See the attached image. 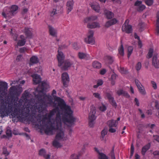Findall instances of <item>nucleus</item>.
Segmentation results:
<instances>
[{
    "mask_svg": "<svg viewBox=\"0 0 159 159\" xmlns=\"http://www.w3.org/2000/svg\"><path fill=\"white\" fill-rule=\"evenodd\" d=\"M30 93L25 91L23 95V99L18 101V98L16 97L13 101L14 111L11 114L12 116H20L21 114L20 108L24 102L23 107H25L21 111L22 116L23 118L28 117L29 120L35 123L36 122V113H40L44 111L48 105L53 104L56 108L51 111L47 116L43 118L39 124L41 126L45 128V133L47 135L51 134L52 131L54 129H60L61 121L67 126L71 127L74 125L76 119L72 115V111L70 107L67 106L64 101L60 98L56 97L54 102L51 97L45 95L43 99L38 98V101L34 105L28 99Z\"/></svg>",
    "mask_w": 159,
    "mask_h": 159,
    "instance_id": "nucleus-1",
    "label": "nucleus"
},
{
    "mask_svg": "<svg viewBox=\"0 0 159 159\" xmlns=\"http://www.w3.org/2000/svg\"><path fill=\"white\" fill-rule=\"evenodd\" d=\"M58 55L57 59L58 60V66H61L64 63L63 66L61 67L62 70H68L70 67L74 64V61L70 59L66 60L64 62L65 57L63 53L61 51H58Z\"/></svg>",
    "mask_w": 159,
    "mask_h": 159,
    "instance_id": "nucleus-2",
    "label": "nucleus"
},
{
    "mask_svg": "<svg viewBox=\"0 0 159 159\" xmlns=\"http://www.w3.org/2000/svg\"><path fill=\"white\" fill-rule=\"evenodd\" d=\"M12 105L8 104L7 106V103L3 100L0 102V116L3 117L7 116L12 111Z\"/></svg>",
    "mask_w": 159,
    "mask_h": 159,
    "instance_id": "nucleus-3",
    "label": "nucleus"
},
{
    "mask_svg": "<svg viewBox=\"0 0 159 159\" xmlns=\"http://www.w3.org/2000/svg\"><path fill=\"white\" fill-rule=\"evenodd\" d=\"M48 87V85L46 82H42L41 85L39 84L38 87L35 89V91L34 92L35 96L43 99V97L45 95L52 97L51 96L46 95L43 93L44 90L46 89ZM51 99H52V98Z\"/></svg>",
    "mask_w": 159,
    "mask_h": 159,
    "instance_id": "nucleus-4",
    "label": "nucleus"
},
{
    "mask_svg": "<svg viewBox=\"0 0 159 159\" xmlns=\"http://www.w3.org/2000/svg\"><path fill=\"white\" fill-rule=\"evenodd\" d=\"M18 9V7L17 6L12 5L6 11H3L2 13V15L6 18L7 17H10L16 14Z\"/></svg>",
    "mask_w": 159,
    "mask_h": 159,
    "instance_id": "nucleus-5",
    "label": "nucleus"
},
{
    "mask_svg": "<svg viewBox=\"0 0 159 159\" xmlns=\"http://www.w3.org/2000/svg\"><path fill=\"white\" fill-rule=\"evenodd\" d=\"M96 113V109L93 105L90 107V111L89 114V125L91 127H93L95 124V120L96 118L95 116Z\"/></svg>",
    "mask_w": 159,
    "mask_h": 159,
    "instance_id": "nucleus-6",
    "label": "nucleus"
},
{
    "mask_svg": "<svg viewBox=\"0 0 159 159\" xmlns=\"http://www.w3.org/2000/svg\"><path fill=\"white\" fill-rule=\"evenodd\" d=\"M19 88L18 86H12L9 89V94L13 100L15 96H19L21 92H19L18 90Z\"/></svg>",
    "mask_w": 159,
    "mask_h": 159,
    "instance_id": "nucleus-7",
    "label": "nucleus"
},
{
    "mask_svg": "<svg viewBox=\"0 0 159 159\" xmlns=\"http://www.w3.org/2000/svg\"><path fill=\"white\" fill-rule=\"evenodd\" d=\"M88 34L87 37L84 39L85 42L91 45L94 44L95 43V40L93 37L94 34L93 31L91 30H89Z\"/></svg>",
    "mask_w": 159,
    "mask_h": 159,
    "instance_id": "nucleus-8",
    "label": "nucleus"
},
{
    "mask_svg": "<svg viewBox=\"0 0 159 159\" xmlns=\"http://www.w3.org/2000/svg\"><path fill=\"white\" fill-rule=\"evenodd\" d=\"M113 93L112 92L110 91L106 93V96L107 99L109 100L110 103L113 106L116 108L117 105L114 100V98L113 97Z\"/></svg>",
    "mask_w": 159,
    "mask_h": 159,
    "instance_id": "nucleus-9",
    "label": "nucleus"
},
{
    "mask_svg": "<svg viewBox=\"0 0 159 159\" xmlns=\"http://www.w3.org/2000/svg\"><path fill=\"white\" fill-rule=\"evenodd\" d=\"M7 88V84L5 82L0 81V98H2Z\"/></svg>",
    "mask_w": 159,
    "mask_h": 159,
    "instance_id": "nucleus-10",
    "label": "nucleus"
},
{
    "mask_svg": "<svg viewBox=\"0 0 159 159\" xmlns=\"http://www.w3.org/2000/svg\"><path fill=\"white\" fill-rule=\"evenodd\" d=\"M61 78L64 86L66 88L67 87L70 81L68 74L66 72L63 73L61 75Z\"/></svg>",
    "mask_w": 159,
    "mask_h": 159,
    "instance_id": "nucleus-11",
    "label": "nucleus"
},
{
    "mask_svg": "<svg viewBox=\"0 0 159 159\" xmlns=\"http://www.w3.org/2000/svg\"><path fill=\"white\" fill-rule=\"evenodd\" d=\"M142 3V1H137L134 4L135 6L136 7V10L139 12L142 11L145 8V6Z\"/></svg>",
    "mask_w": 159,
    "mask_h": 159,
    "instance_id": "nucleus-12",
    "label": "nucleus"
},
{
    "mask_svg": "<svg viewBox=\"0 0 159 159\" xmlns=\"http://www.w3.org/2000/svg\"><path fill=\"white\" fill-rule=\"evenodd\" d=\"M62 7L60 6H57L56 8H53L52 11L51 12L50 15L53 16L58 14L61 13L62 12Z\"/></svg>",
    "mask_w": 159,
    "mask_h": 159,
    "instance_id": "nucleus-13",
    "label": "nucleus"
},
{
    "mask_svg": "<svg viewBox=\"0 0 159 159\" xmlns=\"http://www.w3.org/2000/svg\"><path fill=\"white\" fill-rule=\"evenodd\" d=\"M74 2L73 0L68 1L66 4L67 14H68L73 9Z\"/></svg>",
    "mask_w": 159,
    "mask_h": 159,
    "instance_id": "nucleus-14",
    "label": "nucleus"
},
{
    "mask_svg": "<svg viewBox=\"0 0 159 159\" xmlns=\"http://www.w3.org/2000/svg\"><path fill=\"white\" fill-rule=\"evenodd\" d=\"M24 33L26 36V38L30 39L33 36V30L31 28H25L24 29Z\"/></svg>",
    "mask_w": 159,
    "mask_h": 159,
    "instance_id": "nucleus-15",
    "label": "nucleus"
},
{
    "mask_svg": "<svg viewBox=\"0 0 159 159\" xmlns=\"http://www.w3.org/2000/svg\"><path fill=\"white\" fill-rule=\"evenodd\" d=\"M122 30L123 31H125L127 33H131L132 32V26L130 25H123Z\"/></svg>",
    "mask_w": 159,
    "mask_h": 159,
    "instance_id": "nucleus-16",
    "label": "nucleus"
},
{
    "mask_svg": "<svg viewBox=\"0 0 159 159\" xmlns=\"http://www.w3.org/2000/svg\"><path fill=\"white\" fill-rule=\"evenodd\" d=\"M87 27L90 29H94L97 28H99L100 27V25L99 23L97 22H89L88 24Z\"/></svg>",
    "mask_w": 159,
    "mask_h": 159,
    "instance_id": "nucleus-17",
    "label": "nucleus"
},
{
    "mask_svg": "<svg viewBox=\"0 0 159 159\" xmlns=\"http://www.w3.org/2000/svg\"><path fill=\"white\" fill-rule=\"evenodd\" d=\"M152 65L156 68H159V60L158 59L157 56L154 55L152 59Z\"/></svg>",
    "mask_w": 159,
    "mask_h": 159,
    "instance_id": "nucleus-18",
    "label": "nucleus"
},
{
    "mask_svg": "<svg viewBox=\"0 0 159 159\" xmlns=\"http://www.w3.org/2000/svg\"><path fill=\"white\" fill-rule=\"evenodd\" d=\"M39 155L43 156L45 159H50V155H46V152L45 149H42L39 150Z\"/></svg>",
    "mask_w": 159,
    "mask_h": 159,
    "instance_id": "nucleus-19",
    "label": "nucleus"
},
{
    "mask_svg": "<svg viewBox=\"0 0 159 159\" xmlns=\"http://www.w3.org/2000/svg\"><path fill=\"white\" fill-rule=\"evenodd\" d=\"M117 22V21L116 19L114 18L107 21L104 25V27L106 28H108L111 26L116 24Z\"/></svg>",
    "mask_w": 159,
    "mask_h": 159,
    "instance_id": "nucleus-20",
    "label": "nucleus"
},
{
    "mask_svg": "<svg viewBox=\"0 0 159 159\" xmlns=\"http://www.w3.org/2000/svg\"><path fill=\"white\" fill-rule=\"evenodd\" d=\"M48 28L50 34L53 37L57 36V30L52 26L49 25Z\"/></svg>",
    "mask_w": 159,
    "mask_h": 159,
    "instance_id": "nucleus-21",
    "label": "nucleus"
},
{
    "mask_svg": "<svg viewBox=\"0 0 159 159\" xmlns=\"http://www.w3.org/2000/svg\"><path fill=\"white\" fill-rule=\"evenodd\" d=\"M33 78V81L35 84H37L41 82V78L40 75L38 74H34L32 75Z\"/></svg>",
    "mask_w": 159,
    "mask_h": 159,
    "instance_id": "nucleus-22",
    "label": "nucleus"
},
{
    "mask_svg": "<svg viewBox=\"0 0 159 159\" xmlns=\"http://www.w3.org/2000/svg\"><path fill=\"white\" fill-rule=\"evenodd\" d=\"M116 93L119 96L122 95L123 96L127 98H129L130 97V96L128 93L122 89H120L118 90L116 92Z\"/></svg>",
    "mask_w": 159,
    "mask_h": 159,
    "instance_id": "nucleus-23",
    "label": "nucleus"
},
{
    "mask_svg": "<svg viewBox=\"0 0 159 159\" xmlns=\"http://www.w3.org/2000/svg\"><path fill=\"white\" fill-rule=\"evenodd\" d=\"M104 13L105 16L107 19H111L114 17V14L107 10H104Z\"/></svg>",
    "mask_w": 159,
    "mask_h": 159,
    "instance_id": "nucleus-24",
    "label": "nucleus"
},
{
    "mask_svg": "<svg viewBox=\"0 0 159 159\" xmlns=\"http://www.w3.org/2000/svg\"><path fill=\"white\" fill-rule=\"evenodd\" d=\"M64 137L63 132L61 130H60L57 132L56 136V139L57 140L62 139Z\"/></svg>",
    "mask_w": 159,
    "mask_h": 159,
    "instance_id": "nucleus-25",
    "label": "nucleus"
},
{
    "mask_svg": "<svg viewBox=\"0 0 159 159\" xmlns=\"http://www.w3.org/2000/svg\"><path fill=\"white\" fill-rule=\"evenodd\" d=\"M95 151L98 154L99 159H108V157L104 153L100 152L99 150L96 148H94Z\"/></svg>",
    "mask_w": 159,
    "mask_h": 159,
    "instance_id": "nucleus-26",
    "label": "nucleus"
},
{
    "mask_svg": "<svg viewBox=\"0 0 159 159\" xmlns=\"http://www.w3.org/2000/svg\"><path fill=\"white\" fill-rule=\"evenodd\" d=\"M78 57L80 59H88L89 58V56L88 55L82 52H79L78 53Z\"/></svg>",
    "mask_w": 159,
    "mask_h": 159,
    "instance_id": "nucleus-27",
    "label": "nucleus"
},
{
    "mask_svg": "<svg viewBox=\"0 0 159 159\" xmlns=\"http://www.w3.org/2000/svg\"><path fill=\"white\" fill-rule=\"evenodd\" d=\"M30 60L31 63H30V64L31 65L34 64H36L39 62V60L38 57L35 56H33L30 58Z\"/></svg>",
    "mask_w": 159,
    "mask_h": 159,
    "instance_id": "nucleus-28",
    "label": "nucleus"
},
{
    "mask_svg": "<svg viewBox=\"0 0 159 159\" xmlns=\"http://www.w3.org/2000/svg\"><path fill=\"white\" fill-rule=\"evenodd\" d=\"M116 122H117L116 120H111L107 122V124L108 125L109 127H116L117 125Z\"/></svg>",
    "mask_w": 159,
    "mask_h": 159,
    "instance_id": "nucleus-29",
    "label": "nucleus"
},
{
    "mask_svg": "<svg viewBox=\"0 0 159 159\" xmlns=\"http://www.w3.org/2000/svg\"><path fill=\"white\" fill-rule=\"evenodd\" d=\"M150 144L149 143H148L142 148L141 152L143 155H144L145 154L146 152L150 148Z\"/></svg>",
    "mask_w": 159,
    "mask_h": 159,
    "instance_id": "nucleus-30",
    "label": "nucleus"
},
{
    "mask_svg": "<svg viewBox=\"0 0 159 159\" xmlns=\"http://www.w3.org/2000/svg\"><path fill=\"white\" fill-rule=\"evenodd\" d=\"M92 8L96 12H99L100 11V7L98 4H93L91 5Z\"/></svg>",
    "mask_w": 159,
    "mask_h": 159,
    "instance_id": "nucleus-31",
    "label": "nucleus"
},
{
    "mask_svg": "<svg viewBox=\"0 0 159 159\" xmlns=\"http://www.w3.org/2000/svg\"><path fill=\"white\" fill-rule=\"evenodd\" d=\"M93 66L94 68L99 69L101 67V64L99 62L95 61L93 63Z\"/></svg>",
    "mask_w": 159,
    "mask_h": 159,
    "instance_id": "nucleus-32",
    "label": "nucleus"
},
{
    "mask_svg": "<svg viewBox=\"0 0 159 159\" xmlns=\"http://www.w3.org/2000/svg\"><path fill=\"white\" fill-rule=\"evenodd\" d=\"M139 30L140 32L142 31L144 29L145 26V24L144 22H140L139 24Z\"/></svg>",
    "mask_w": 159,
    "mask_h": 159,
    "instance_id": "nucleus-33",
    "label": "nucleus"
},
{
    "mask_svg": "<svg viewBox=\"0 0 159 159\" xmlns=\"http://www.w3.org/2000/svg\"><path fill=\"white\" fill-rule=\"evenodd\" d=\"M121 45L118 49L119 53L122 56L124 55V49L122 41H121Z\"/></svg>",
    "mask_w": 159,
    "mask_h": 159,
    "instance_id": "nucleus-34",
    "label": "nucleus"
},
{
    "mask_svg": "<svg viewBox=\"0 0 159 159\" xmlns=\"http://www.w3.org/2000/svg\"><path fill=\"white\" fill-rule=\"evenodd\" d=\"M98 17L97 16H91L86 18L85 20L86 21H91L95 20L97 19Z\"/></svg>",
    "mask_w": 159,
    "mask_h": 159,
    "instance_id": "nucleus-35",
    "label": "nucleus"
},
{
    "mask_svg": "<svg viewBox=\"0 0 159 159\" xmlns=\"http://www.w3.org/2000/svg\"><path fill=\"white\" fill-rule=\"evenodd\" d=\"M138 88L140 93L141 94L143 95H145L146 93L144 88L142 85H141V86L138 87Z\"/></svg>",
    "mask_w": 159,
    "mask_h": 159,
    "instance_id": "nucleus-36",
    "label": "nucleus"
},
{
    "mask_svg": "<svg viewBox=\"0 0 159 159\" xmlns=\"http://www.w3.org/2000/svg\"><path fill=\"white\" fill-rule=\"evenodd\" d=\"M25 39H21L18 41L17 43V45L20 46H22L25 44Z\"/></svg>",
    "mask_w": 159,
    "mask_h": 159,
    "instance_id": "nucleus-37",
    "label": "nucleus"
},
{
    "mask_svg": "<svg viewBox=\"0 0 159 159\" xmlns=\"http://www.w3.org/2000/svg\"><path fill=\"white\" fill-rule=\"evenodd\" d=\"M133 48L132 46H129L128 48V57L129 58L130 57L131 54H132L133 50Z\"/></svg>",
    "mask_w": 159,
    "mask_h": 159,
    "instance_id": "nucleus-38",
    "label": "nucleus"
},
{
    "mask_svg": "<svg viewBox=\"0 0 159 159\" xmlns=\"http://www.w3.org/2000/svg\"><path fill=\"white\" fill-rule=\"evenodd\" d=\"M57 140H56V139L53 142V145L54 146L57 148L61 147V146L59 143L57 141Z\"/></svg>",
    "mask_w": 159,
    "mask_h": 159,
    "instance_id": "nucleus-39",
    "label": "nucleus"
},
{
    "mask_svg": "<svg viewBox=\"0 0 159 159\" xmlns=\"http://www.w3.org/2000/svg\"><path fill=\"white\" fill-rule=\"evenodd\" d=\"M10 152H9L7 150V148L6 147H4L3 148L2 153L5 156H8L10 154Z\"/></svg>",
    "mask_w": 159,
    "mask_h": 159,
    "instance_id": "nucleus-40",
    "label": "nucleus"
},
{
    "mask_svg": "<svg viewBox=\"0 0 159 159\" xmlns=\"http://www.w3.org/2000/svg\"><path fill=\"white\" fill-rule=\"evenodd\" d=\"M107 133V129H104L101 132V136H102V139L103 140L104 139V138L105 135H106Z\"/></svg>",
    "mask_w": 159,
    "mask_h": 159,
    "instance_id": "nucleus-41",
    "label": "nucleus"
},
{
    "mask_svg": "<svg viewBox=\"0 0 159 159\" xmlns=\"http://www.w3.org/2000/svg\"><path fill=\"white\" fill-rule=\"evenodd\" d=\"M6 134L9 137H11L12 135L11 131L9 127H7V128Z\"/></svg>",
    "mask_w": 159,
    "mask_h": 159,
    "instance_id": "nucleus-42",
    "label": "nucleus"
},
{
    "mask_svg": "<svg viewBox=\"0 0 159 159\" xmlns=\"http://www.w3.org/2000/svg\"><path fill=\"white\" fill-rule=\"evenodd\" d=\"M153 52V49L152 48H150L148 52L147 57L148 58H151L152 56Z\"/></svg>",
    "mask_w": 159,
    "mask_h": 159,
    "instance_id": "nucleus-43",
    "label": "nucleus"
},
{
    "mask_svg": "<svg viewBox=\"0 0 159 159\" xmlns=\"http://www.w3.org/2000/svg\"><path fill=\"white\" fill-rule=\"evenodd\" d=\"M114 147L113 146L112 147V149L110 153V155L111 157V159H116L115 154H114Z\"/></svg>",
    "mask_w": 159,
    "mask_h": 159,
    "instance_id": "nucleus-44",
    "label": "nucleus"
},
{
    "mask_svg": "<svg viewBox=\"0 0 159 159\" xmlns=\"http://www.w3.org/2000/svg\"><path fill=\"white\" fill-rule=\"evenodd\" d=\"M145 2L146 4L148 6L152 5L153 2V0H145Z\"/></svg>",
    "mask_w": 159,
    "mask_h": 159,
    "instance_id": "nucleus-45",
    "label": "nucleus"
},
{
    "mask_svg": "<svg viewBox=\"0 0 159 159\" xmlns=\"http://www.w3.org/2000/svg\"><path fill=\"white\" fill-rule=\"evenodd\" d=\"M108 60L109 63L110 64H111L113 61V59L112 57L107 56H106Z\"/></svg>",
    "mask_w": 159,
    "mask_h": 159,
    "instance_id": "nucleus-46",
    "label": "nucleus"
},
{
    "mask_svg": "<svg viewBox=\"0 0 159 159\" xmlns=\"http://www.w3.org/2000/svg\"><path fill=\"white\" fill-rule=\"evenodd\" d=\"M99 109L101 111H104L106 110L107 108L104 105L102 104L99 107Z\"/></svg>",
    "mask_w": 159,
    "mask_h": 159,
    "instance_id": "nucleus-47",
    "label": "nucleus"
},
{
    "mask_svg": "<svg viewBox=\"0 0 159 159\" xmlns=\"http://www.w3.org/2000/svg\"><path fill=\"white\" fill-rule=\"evenodd\" d=\"M120 71L121 73L123 74H126L128 72L127 70H125V69L124 67H120Z\"/></svg>",
    "mask_w": 159,
    "mask_h": 159,
    "instance_id": "nucleus-48",
    "label": "nucleus"
},
{
    "mask_svg": "<svg viewBox=\"0 0 159 159\" xmlns=\"http://www.w3.org/2000/svg\"><path fill=\"white\" fill-rule=\"evenodd\" d=\"M141 67V63L140 62H139L137 64L136 66V70H139Z\"/></svg>",
    "mask_w": 159,
    "mask_h": 159,
    "instance_id": "nucleus-49",
    "label": "nucleus"
},
{
    "mask_svg": "<svg viewBox=\"0 0 159 159\" xmlns=\"http://www.w3.org/2000/svg\"><path fill=\"white\" fill-rule=\"evenodd\" d=\"M151 84L152 87L154 89H156L157 88V86L156 83L153 81H151Z\"/></svg>",
    "mask_w": 159,
    "mask_h": 159,
    "instance_id": "nucleus-50",
    "label": "nucleus"
},
{
    "mask_svg": "<svg viewBox=\"0 0 159 159\" xmlns=\"http://www.w3.org/2000/svg\"><path fill=\"white\" fill-rule=\"evenodd\" d=\"M93 95H94L95 97L98 98V99H101V97L100 96V94L98 93H93Z\"/></svg>",
    "mask_w": 159,
    "mask_h": 159,
    "instance_id": "nucleus-51",
    "label": "nucleus"
},
{
    "mask_svg": "<svg viewBox=\"0 0 159 159\" xmlns=\"http://www.w3.org/2000/svg\"><path fill=\"white\" fill-rule=\"evenodd\" d=\"M117 75L115 73H114L111 76V80H115L116 79Z\"/></svg>",
    "mask_w": 159,
    "mask_h": 159,
    "instance_id": "nucleus-52",
    "label": "nucleus"
},
{
    "mask_svg": "<svg viewBox=\"0 0 159 159\" xmlns=\"http://www.w3.org/2000/svg\"><path fill=\"white\" fill-rule=\"evenodd\" d=\"M26 50V48L25 47H23L20 48L19 51L20 53H23Z\"/></svg>",
    "mask_w": 159,
    "mask_h": 159,
    "instance_id": "nucleus-53",
    "label": "nucleus"
},
{
    "mask_svg": "<svg viewBox=\"0 0 159 159\" xmlns=\"http://www.w3.org/2000/svg\"><path fill=\"white\" fill-rule=\"evenodd\" d=\"M135 82L137 86V87H139V86H141V84L139 81L137 79H136L135 80Z\"/></svg>",
    "mask_w": 159,
    "mask_h": 159,
    "instance_id": "nucleus-54",
    "label": "nucleus"
},
{
    "mask_svg": "<svg viewBox=\"0 0 159 159\" xmlns=\"http://www.w3.org/2000/svg\"><path fill=\"white\" fill-rule=\"evenodd\" d=\"M109 131L111 133H113L116 132V130L115 129L113 128V127H109Z\"/></svg>",
    "mask_w": 159,
    "mask_h": 159,
    "instance_id": "nucleus-55",
    "label": "nucleus"
},
{
    "mask_svg": "<svg viewBox=\"0 0 159 159\" xmlns=\"http://www.w3.org/2000/svg\"><path fill=\"white\" fill-rule=\"evenodd\" d=\"M106 70L105 69H103L101 70L100 73L101 75H103L106 73Z\"/></svg>",
    "mask_w": 159,
    "mask_h": 159,
    "instance_id": "nucleus-56",
    "label": "nucleus"
},
{
    "mask_svg": "<svg viewBox=\"0 0 159 159\" xmlns=\"http://www.w3.org/2000/svg\"><path fill=\"white\" fill-rule=\"evenodd\" d=\"M134 147L133 144H132L130 148V153H134Z\"/></svg>",
    "mask_w": 159,
    "mask_h": 159,
    "instance_id": "nucleus-57",
    "label": "nucleus"
},
{
    "mask_svg": "<svg viewBox=\"0 0 159 159\" xmlns=\"http://www.w3.org/2000/svg\"><path fill=\"white\" fill-rule=\"evenodd\" d=\"M97 84L99 86L102 85L103 84L102 80H98V81Z\"/></svg>",
    "mask_w": 159,
    "mask_h": 159,
    "instance_id": "nucleus-58",
    "label": "nucleus"
},
{
    "mask_svg": "<svg viewBox=\"0 0 159 159\" xmlns=\"http://www.w3.org/2000/svg\"><path fill=\"white\" fill-rule=\"evenodd\" d=\"M156 31L159 34V24H156Z\"/></svg>",
    "mask_w": 159,
    "mask_h": 159,
    "instance_id": "nucleus-59",
    "label": "nucleus"
},
{
    "mask_svg": "<svg viewBox=\"0 0 159 159\" xmlns=\"http://www.w3.org/2000/svg\"><path fill=\"white\" fill-rule=\"evenodd\" d=\"M28 11V9L27 8H24L22 11V14H25L27 13Z\"/></svg>",
    "mask_w": 159,
    "mask_h": 159,
    "instance_id": "nucleus-60",
    "label": "nucleus"
},
{
    "mask_svg": "<svg viewBox=\"0 0 159 159\" xmlns=\"http://www.w3.org/2000/svg\"><path fill=\"white\" fill-rule=\"evenodd\" d=\"M135 102H136V104L137 106L139 107V103L138 99L135 98L134 99Z\"/></svg>",
    "mask_w": 159,
    "mask_h": 159,
    "instance_id": "nucleus-61",
    "label": "nucleus"
},
{
    "mask_svg": "<svg viewBox=\"0 0 159 159\" xmlns=\"http://www.w3.org/2000/svg\"><path fill=\"white\" fill-rule=\"evenodd\" d=\"M157 20L156 24H159V11L158 12L157 15Z\"/></svg>",
    "mask_w": 159,
    "mask_h": 159,
    "instance_id": "nucleus-62",
    "label": "nucleus"
},
{
    "mask_svg": "<svg viewBox=\"0 0 159 159\" xmlns=\"http://www.w3.org/2000/svg\"><path fill=\"white\" fill-rule=\"evenodd\" d=\"M155 107L157 109H159V104L157 102H155Z\"/></svg>",
    "mask_w": 159,
    "mask_h": 159,
    "instance_id": "nucleus-63",
    "label": "nucleus"
},
{
    "mask_svg": "<svg viewBox=\"0 0 159 159\" xmlns=\"http://www.w3.org/2000/svg\"><path fill=\"white\" fill-rule=\"evenodd\" d=\"M153 154L154 156L159 155V151H154L153 152Z\"/></svg>",
    "mask_w": 159,
    "mask_h": 159,
    "instance_id": "nucleus-64",
    "label": "nucleus"
}]
</instances>
